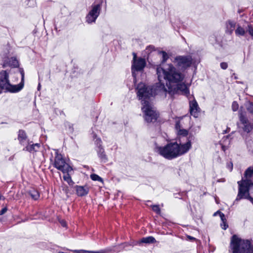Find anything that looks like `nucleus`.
<instances>
[{
	"instance_id": "nucleus-1",
	"label": "nucleus",
	"mask_w": 253,
	"mask_h": 253,
	"mask_svg": "<svg viewBox=\"0 0 253 253\" xmlns=\"http://www.w3.org/2000/svg\"><path fill=\"white\" fill-rule=\"evenodd\" d=\"M156 73L159 83L150 88L160 93H181L188 96L189 90L183 83L185 76L172 63L163 64L157 66Z\"/></svg>"
},
{
	"instance_id": "nucleus-4",
	"label": "nucleus",
	"mask_w": 253,
	"mask_h": 253,
	"mask_svg": "<svg viewBox=\"0 0 253 253\" xmlns=\"http://www.w3.org/2000/svg\"><path fill=\"white\" fill-rule=\"evenodd\" d=\"M253 166L248 168L245 172L244 176L242 180L238 181L239 192L235 201H239L243 198L250 197L249 188L253 186Z\"/></svg>"
},
{
	"instance_id": "nucleus-2",
	"label": "nucleus",
	"mask_w": 253,
	"mask_h": 253,
	"mask_svg": "<svg viewBox=\"0 0 253 253\" xmlns=\"http://www.w3.org/2000/svg\"><path fill=\"white\" fill-rule=\"evenodd\" d=\"M137 96L142 100V111L144 114V119L147 123L155 122L157 121L159 114L150 103L149 99L151 96L158 94L156 90L150 86H146L143 83L138 84L137 87Z\"/></svg>"
},
{
	"instance_id": "nucleus-40",
	"label": "nucleus",
	"mask_w": 253,
	"mask_h": 253,
	"mask_svg": "<svg viewBox=\"0 0 253 253\" xmlns=\"http://www.w3.org/2000/svg\"><path fill=\"white\" fill-rule=\"evenodd\" d=\"M40 88V84H39V86H38V89H39Z\"/></svg>"
},
{
	"instance_id": "nucleus-13",
	"label": "nucleus",
	"mask_w": 253,
	"mask_h": 253,
	"mask_svg": "<svg viewBox=\"0 0 253 253\" xmlns=\"http://www.w3.org/2000/svg\"><path fill=\"white\" fill-rule=\"evenodd\" d=\"M76 191V193L78 196L82 197L85 196L88 193V188L87 186H82L76 185L75 187Z\"/></svg>"
},
{
	"instance_id": "nucleus-8",
	"label": "nucleus",
	"mask_w": 253,
	"mask_h": 253,
	"mask_svg": "<svg viewBox=\"0 0 253 253\" xmlns=\"http://www.w3.org/2000/svg\"><path fill=\"white\" fill-rule=\"evenodd\" d=\"M101 10L100 4L92 5L91 9L87 14L85 18L86 21L88 24L94 23L98 17Z\"/></svg>"
},
{
	"instance_id": "nucleus-37",
	"label": "nucleus",
	"mask_w": 253,
	"mask_h": 253,
	"mask_svg": "<svg viewBox=\"0 0 253 253\" xmlns=\"http://www.w3.org/2000/svg\"><path fill=\"white\" fill-rule=\"evenodd\" d=\"M21 74L22 76V80H23L24 79V72L23 71H21Z\"/></svg>"
},
{
	"instance_id": "nucleus-9",
	"label": "nucleus",
	"mask_w": 253,
	"mask_h": 253,
	"mask_svg": "<svg viewBox=\"0 0 253 253\" xmlns=\"http://www.w3.org/2000/svg\"><path fill=\"white\" fill-rule=\"evenodd\" d=\"M146 64L145 60L143 58H137L136 55L133 53V63L132 65V73L134 76L135 71H140L143 69Z\"/></svg>"
},
{
	"instance_id": "nucleus-30",
	"label": "nucleus",
	"mask_w": 253,
	"mask_h": 253,
	"mask_svg": "<svg viewBox=\"0 0 253 253\" xmlns=\"http://www.w3.org/2000/svg\"><path fill=\"white\" fill-rule=\"evenodd\" d=\"M219 215L221 219H223L224 218V214L222 213L221 212L219 211H217L216 212H215L214 214H213V215L214 216H216V215Z\"/></svg>"
},
{
	"instance_id": "nucleus-20",
	"label": "nucleus",
	"mask_w": 253,
	"mask_h": 253,
	"mask_svg": "<svg viewBox=\"0 0 253 253\" xmlns=\"http://www.w3.org/2000/svg\"><path fill=\"white\" fill-rule=\"evenodd\" d=\"M235 34L237 36H244L245 34V31L242 27L238 26L235 30Z\"/></svg>"
},
{
	"instance_id": "nucleus-24",
	"label": "nucleus",
	"mask_w": 253,
	"mask_h": 253,
	"mask_svg": "<svg viewBox=\"0 0 253 253\" xmlns=\"http://www.w3.org/2000/svg\"><path fill=\"white\" fill-rule=\"evenodd\" d=\"M221 220L222 221V223H221V228L224 230H226L228 226L226 223L225 217L224 216V218L223 219H221Z\"/></svg>"
},
{
	"instance_id": "nucleus-35",
	"label": "nucleus",
	"mask_w": 253,
	"mask_h": 253,
	"mask_svg": "<svg viewBox=\"0 0 253 253\" xmlns=\"http://www.w3.org/2000/svg\"><path fill=\"white\" fill-rule=\"evenodd\" d=\"M247 199H248L250 200L253 204V198H252L251 197L246 198Z\"/></svg>"
},
{
	"instance_id": "nucleus-34",
	"label": "nucleus",
	"mask_w": 253,
	"mask_h": 253,
	"mask_svg": "<svg viewBox=\"0 0 253 253\" xmlns=\"http://www.w3.org/2000/svg\"><path fill=\"white\" fill-rule=\"evenodd\" d=\"M60 224L63 227H66V223L65 221L64 220H61L60 221Z\"/></svg>"
},
{
	"instance_id": "nucleus-5",
	"label": "nucleus",
	"mask_w": 253,
	"mask_h": 253,
	"mask_svg": "<svg viewBox=\"0 0 253 253\" xmlns=\"http://www.w3.org/2000/svg\"><path fill=\"white\" fill-rule=\"evenodd\" d=\"M230 247L233 253H253L250 241L243 240L236 235L232 237Z\"/></svg>"
},
{
	"instance_id": "nucleus-23",
	"label": "nucleus",
	"mask_w": 253,
	"mask_h": 253,
	"mask_svg": "<svg viewBox=\"0 0 253 253\" xmlns=\"http://www.w3.org/2000/svg\"><path fill=\"white\" fill-rule=\"evenodd\" d=\"M90 178L92 180L94 181H98L101 182H102L103 181L102 178H101L100 176H99L98 175L96 174H91Z\"/></svg>"
},
{
	"instance_id": "nucleus-6",
	"label": "nucleus",
	"mask_w": 253,
	"mask_h": 253,
	"mask_svg": "<svg viewBox=\"0 0 253 253\" xmlns=\"http://www.w3.org/2000/svg\"><path fill=\"white\" fill-rule=\"evenodd\" d=\"M193 59L190 56H177L172 60L173 64L179 70H184L190 67Z\"/></svg>"
},
{
	"instance_id": "nucleus-18",
	"label": "nucleus",
	"mask_w": 253,
	"mask_h": 253,
	"mask_svg": "<svg viewBox=\"0 0 253 253\" xmlns=\"http://www.w3.org/2000/svg\"><path fill=\"white\" fill-rule=\"evenodd\" d=\"M155 242H156V240L154 237H153L152 236H149L147 237L143 238L139 241L140 243H146V244L153 243Z\"/></svg>"
},
{
	"instance_id": "nucleus-12",
	"label": "nucleus",
	"mask_w": 253,
	"mask_h": 253,
	"mask_svg": "<svg viewBox=\"0 0 253 253\" xmlns=\"http://www.w3.org/2000/svg\"><path fill=\"white\" fill-rule=\"evenodd\" d=\"M189 104L191 115L193 116L194 117H197L199 109L197 102L195 100H193L192 101H190Z\"/></svg>"
},
{
	"instance_id": "nucleus-22",
	"label": "nucleus",
	"mask_w": 253,
	"mask_h": 253,
	"mask_svg": "<svg viewBox=\"0 0 253 253\" xmlns=\"http://www.w3.org/2000/svg\"><path fill=\"white\" fill-rule=\"evenodd\" d=\"M9 64L11 66L16 67L18 66V61L15 58L12 57L9 61Z\"/></svg>"
},
{
	"instance_id": "nucleus-25",
	"label": "nucleus",
	"mask_w": 253,
	"mask_h": 253,
	"mask_svg": "<svg viewBox=\"0 0 253 253\" xmlns=\"http://www.w3.org/2000/svg\"><path fill=\"white\" fill-rule=\"evenodd\" d=\"M239 108L238 104L237 102L234 101L232 104V109L233 111H236Z\"/></svg>"
},
{
	"instance_id": "nucleus-21",
	"label": "nucleus",
	"mask_w": 253,
	"mask_h": 253,
	"mask_svg": "<svg viewBox=\"0 0 253 253\" xmlns=\"http://www.w3.org/2000/svg\"><path fill=\"white\" fill-rule=\"evenodd\" d=\"M30 194L31 197L35 200H37L40 197L38 191L35 190H31L30 192Z\"/></svg>"
},
{
	"instance_id": "nucleus-16",
	"label": "nucleus",
	"mask_w": 253,
	"mask_h": 253,
	"mask_svg": "<svg viewBox=\"0 0 253 253\" xmlns=\"http://www.w3.org/2000/svg\"><path fill=\"white\" fill-rule=\"evenodd\" d=\"M177 133L179 137L186 136L188 134V131L184 129H180L178 124H176Z\"/></svg>"
},
{
	"instance_id": "nucleus-32",
	"label": "nucleus",
	"mask_w": 253,
	"mask_h": 253,
	"mask_svg": "<svg viewBox=\"0 0 253 253\" xmlns=\"http://www.w3.org/2000/svg\"><path fill=\"white\" fill-rule=\"evenodd\" d=\"M220 67L222 69H224V70L226 69L228 67V64L226 62H222L220 63Z\"/></svg>"
},
{
	"instance_id": "nucleus-33",
	"label": "nucleus",
	"mask_w": 253,
	"mask_h": 253,
	"mask_svg": "<svg viewBox=\"0 0 253 253\" xmlns=\"http://www.w3.org/2000/svg\"><path fill=\"white\" fill-rule=\"evenodd\" d=\"M7 209L6 208H3L0 211V215H2L4 213H5L6 211H7Z\"/></svg>"
},
{
	"instance_id": "nucleus-38",
	"label": "nucleus",
	"mask_w": 253,
	"mask_h": 253,
	"mask_svg": "<svg viewBox=\"0 0 253 253\" xmlns=\"http://www.w3.org/2000/svg\"><path fill=\"white\" fill-rule=\"evenodd\" d=\"M222 150H223L224 151H225V150L226 149V148L225 147V146H222Z\"/></svg>"
},
{
	"instance_id": "nucleus-3",
	"label": "nucleus",
	"mask_w": 253,
	"mask_h": 253,
	"mask_svg": "<svg viewBox=\"0 0 253 253\" xmlns=\"http://www.w3.org/2000/svg\"><path fill=\"white\" fill-rule=\"evenodd\" d=\"M191 147L190 140H187L184 143L170 142L164 146H156L155 151L166 159L172 160L187 153Z\"/></svg>"
},
{
	"instance_id": "nucleus-39",
	"label": "nucleus",
	"mask_w": 253,
	"mask_h": 253,
	"mask_svg": "<svg viewBox=\"0 0 253 253\" xmlns=\"http://www.w3.org/2000/svg\"><path fill=\"white\" fill-rule=\"evenodd\" d=\"M1 199H4V198L1 196V195L0 194V200Z\"/></svg>"
},
{
	"instance_id": "nucleus-15",
	"label": "nucleus",
	"mask_w": 253,
	"mask_h": 253,
	"mask_svg": "<svg viewBox=\"0 0 253 253\" xmlns=\"http://www.w3.org/2000/svg\"><path fill=\"white\" fill-rule=\"evenodd\" d=\"M40 148V144L36 143V144H28V145L26 147V150L30 152H36L39 150Z\"/></svg>"
},
{
	"instance_id": "nucleus-28",
	"label": "nucleus",
	"mask_w": 253,
	"mask_h": 253,
	"mask_svg": "<svg viewBox=\"0 0 253 253\" xmlns=\"http://www.w3.org/2000/svg\"><path fill=\"white\" fill-rule=\"evenodd\" d=\"M152 210H153V211H154L155 212H156L157 213H160L161 211H160V209L158 205L152 206Z\"/></svg>"
},
{
	"instance_id": "nucleus-11",
	"label": "nucleus",
	"mask_w": 253,
	"mask_h": 253,
	"mask_svg": "<svg viewBox=\"0 0 253 253\" xmlns=\"http://www.w3.org/2000/svg\"><path fill=\"white\" fill-rule=\"evenodd\" d=\"M95 142L96 143V144L98 147V149L97 151H98V155L99 157L104 162H106L107 159V157L105 154L104 150L101 146V139L99 138H97L95 140Z\"/></svg>"
},
{
	"instance_id": "nucleus-10",
	"label": "nucleus",
	"mask_w": 253,
	"mask_h": 253,
	"mask_svg": "<svg viewBox=\"0 0 253 253\" xmlns=\"http://www.w3.org/2000/svg\"><path fill=\"white\" fill-rule=\"evenodd\" d=\"M239 119L241 124L242 125L241 127L243 130L248 133L250 132L253 128V125L249 122L248 119L241 112L239 113Z\"/></svg>"
},
{
	"instance_id": "nucleus-7",
	"label": "nucleus",
	"mask_w": 253,
	"mask_h": 253,
	"mask_svg": "<svg viewBox=\"0 0 253 253\" xmlns=\"http://www.w3.org/2000/svg\"><path fill=\"white\" fill-rule=\"evenodd\" d=\"M54 167L63 173H69L72 170V168L67 163L65 160L63 158L61 155L57 154L55 157Z\"/></svg>"
},
{
	"instance_id": "nucleus-29",
	"label": "nucleus",
	"mask_w": 253,
	"mask_h": 253,
	"mask_svg": "<svg viewBox=\"0 0 253 253\" xmlns=\"http://www.w3.org/2000/svg\"><path fill=\"white\" fill-rule=\"evenodd\" d=\"M227 168L230 171H231L233 169V163L231 161L228 162L226 164Z\"/></svg>"
},
{
	"instance_id": "nucleus-26",
	"label": "nucleus",
	"mask_w": 253,
	"mask_h": 253,
	"mask_svg": "<svg viewBox=\"0 0 253 253\" xmlns=\"http://www.w3.org/2000/svg\"><path fill=\"white\" fill-rule=\"evenodd\" d=\"M235 24L233 22H231V21H229L228 23V25H227V27L228 28H230L231 30H230V32L231 33L233 30V29L235 27Z\"/></svg>"
},
{
	"instance_id": "nucleus-36",
	"label": "nucleus",
	"mask_w": 253,
	"mask_h": 253,
	"mask_svg": "<svg viewBox=\"0 0 253 253\" xmlns=\"http://www.w3.org/2000/svg\"><path fill=\"white\" fill-rule=\"evenodd\" d=\"M187 238H188L189 239L191 240H195V238H194V237H191V236H187Z\"/></svg>"
},
{
	"instance_id": "nucleus-14",
	"label": "nucleus",
	"mask_w": 253,
	"mask_h": 253,
	"mask_svg": "<svg viewBox=\"0 0 253 253\" xmlns=\"http://www.w3.org/2000/svg\"><path fill=\"white\" fill-rule=\"evenodd\" d=\"M75 252L77 253H109L111 252V249L107 248L103 250H101L98 251H89L84 250H75Z\"/></svg>"
},
{
	"instance_id": "nucleus-19",
	"label": "nucleus",
	"mask_w": 253,
	"mask_h": 253,
	"mask_svg": "<svg viewBox=\"0 0 253 253\" xmlns=\"http://www.w3.org/2000/svg\"><path fill=\"white\" fill-rule=\"evenodd\" d=\"M63 179L66 181L69 185H73L74 183L73 180H72L71 177L69 174V173H67L66 174L64 175L63 177Z\"/></svg>"
},
{
	"instance_id": "nucleus-27",
	"label": "nucleus",
	"mask_w": 253,
	"mask_h": 253,
	"mask_svg": "<svg viewBox=\"0 0 253 253\" xmlns=\"http://www.w3.org/2000/svg\"><path fill=\"white\" fill-rule=\"evenodd\" d=\"M160 54L162 56L163 61L165 62L168 58L167 53L165 51H161L160 52Z\"/></svg>"
},
{
	"instance_id": "nucleus-17",
	"label": "nucleus",
	"mask_w": 253,
	"mask_h": 253,
	"mask_svg": "<svg viewBox=\"0 0 253 253\" xmlns=\"http://www.w3.org/2000/svg\"><path fill=\"white\" fill-rule=\"evenodd\" d=\"M27 139V135L25 132L20 130L18 133V140L21 144H24Z\"/></svg>"
},
{
	"instance_id": "nucleus-31",
	"label": "nucleus",
	"mask_w": 253,
	"mask_h": 253,
	"mask_svg": "<svg viewBox=\"0 0 253 253\" xmlns=\"http://www.w3.org/2000/svg\"><path fill=\"white\" fill-rule=\"evenodd\" d=\"M247 108L249 112L253 114V104L250 103Z\"/></svg>"
}]
</instances>
